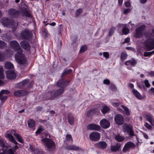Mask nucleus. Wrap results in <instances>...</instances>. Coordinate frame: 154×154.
<instances>
[{
  "label": "nucleus",
  "mask_w": 154,
  "mask_h": 154,
  "mask_svg": "<svg viewBox=\"0 0 154 154\" xmlns=\"http://www.w3.org/2000/svg\"><path fill=\"white\" fill-rule=\"evenodd\" d=\"M10 45L13 49L17 52L15 56L16 61L21 65L26 64V59L23 54V50L17 41L16 40L11 41L10 42Z\"/></svg>",
  "instance_id": "obj_1"
},
{
  "label": "nucleus",
  "mask_w": 154,
  "mask_h": 154,
  "mask_svg": "<svg viewBox=\"0 0 154 154\" xmlns=\"http://www.w3.org/2000/svg\"><path fill=\"white\" fill-rule=\"evenodd\" d=\"M69 82L66 81L63 79L59 81L57 83L58 86L61 88L55 91H50L47 93L45 98L46 100L54 99L58 96L62 94L64 92V89L63 88L65 87Z\"/></svg>",
  "instance_id": "obj_2"
},
{
  "label": "nucleus",
  "mask_w": 154,
  "mask_h": 154,
  "mask_svg": "<svg viewBox=\"0 0 154 154\" xmlns=\"http://www.w3.org/2000/svg\"><path fill=\"white\" fill-rule=\"evenodd\" d=\"M42 140L48 151L52 152L54 151L55 145L54 142L52 140L45 137L43 138Z\"/></svg>",
  "instance_id": "obj_3"
},
{
  "label": "nucleus",
  "mask_w": 154,
  "mask_h": 154,
  "mask_svg": "<svg viewBox=\"0 0 154 154\" xmlns=\"http://www.w3.org/2000/svg\"><path fill=\"white\" fill-rule=\"evenodd\" d=\"M144 46L147 50H151L154 48V39L150 41L149 40H146L144 42ZM154 54V50L150 52H145L144 56L147 57Z\"/></svg>",
  "instance_id": "obj_4"
},
{
  "label": "nucleus",
  "mask_w": 154,
  "mask_h": 154,
  "mask_svg": "<svg viewBox=\"0 0 154 154\" xmlns=\"http://www.w3.org/2000/svg\"><path fill=\"white\" fill-rule=\"evenodd\" d=\"M123 132L128 134L130 136H134V131L132 125L130 124H125L123 126Z\"/></svg>",
  "instance_id": "obj_5"
},
{
  "label": "nucleus",
  "mask_w": 154,
  "mask_h": 154,
  "mask_svg": "<svg viewBox=\"0 0 154 154\" xmlns=\"http://www.w3.org/2000/svg\"><path fill=\"white\" fill-rule=\"evenodd\" d=\"M2 23L3 25L7 27H11L13 31H14L18 25V23H15L14 24H12L11 22L7 18H4L2 20Z\"/></svg>",
  "instance_id": "obj_6"
},
{
  "label": "nucleus",
  "mask_w": 154,
  "mask_h": 154,
  "mask_svg": "<svg viewBox=\"0 0 154 154\" xmlns=\"http://www.w3.org/2000/svg\"><path fill=\"white\" fill-rule=\"evenodd\" d=\"M146 28L144 25H140L137 27L134 34V37L140 38L143 35V32Z\"/></svg>",
  "instance_id": "obj_7"
},
{
  "label": "nucleus",
  "mask_w": 154,
  "mask_h": 154,
  "mask_svg": "<svg viewBox=\"0 0 154 154\" xmlns=\"http://www.w3.org/2000/svg\"><path fill=\"white\" fill-rule=\"evenodd\" d=\"M89 137L91 140L94 141H97L100 139V135L99 132L93 131L90 133Z\"/></svg>",
  "instance_id": "obj_8"
},
{
  "label": "nucleus",
  "mask_w": 154,
  "mask_h": 154,
  "mask_svg": "<svg viewBox=\"0 0 154 154\" xmlns=\"http://www.w3.org/2000/svg\"><path fill=\"white\" fill-rule=\"evenodd\" d=\"M114 121L119 125H122L124 122V116L120 114H117L114 117Z\"/></svg>",
  "instance_id": "obj_9"
},
{
  "label": "nucleus",
  "mask_w": 154,
  "mask_h": 154,
  "mask_svg": "<svg viewBox=\"0 0 154 154\" xmlns=\"http://www.w3.org/2000/svg\"><path fill=\"white\" fill-rule=\"evenodd\" d=\"M32 35V33L29 30L26 29L21 32L20 36L23 39L28 40L31 37Z\"/></svg>",
  "instance_id": "obj_10"
},
{
  "label": "nucleus",
  "mask_w": 154,
  "mask_h": 154,
  "mask_svg": "<svg viewBox=\"0 0 154 154\" xmlns=\"http://www.w3.org/2000/svg\"><path fill=\"white\" fill-rule=\"evenodd\" d=\"M9 14L12 17L17 18L21 14V11H17L14 9H11L8 11Z\"/></svg>",
  "instance_id": "obj_11"
},
{
  "label": "nucleus",
  "mask_w": 154,
  "mask_h": 154,
  "mask_svg": "<svg viewBox=\"0 0 154 154\" xmlns=\"http://www.w3.org/2000/svg\"><path fill=\"white\" fill-rule=\"evenodd\" d=\"M20 45L22 48L26 51H29L30 49V46L28 42L25 40L21 41Z\"/></svg>",
  "instance_id": "obj_12"
},
{
  "label": "nucleus",
  "mask_w": 154,
  "mask_h": 154,
  "mask_svg": "<svg viewBox=\"0 0 154 154\" xmlns=\"http://www.w3.org/2000/svg\"><path fill=\"white\" fill-rule=\"evenodd\" d=\"M87 128L88 130L97 131H100L101 128L99 125L94 124H89Z\"/></svg>",
  "instance_id": "obj_13"
},
{
  "label": "nucleus",
  "mask_w": 154,
  "mask_h": 154,
  "mask_svg": "<svg viewBox=\"0 0 154 154\" xmlns=\"http://www.w3.org/2000/svg\"><path fill=\"white\" fill-rule=\"evenodd\" d=\"M7 77L11 79H15L17 76L16 73L13 71L9 70L6 72Z\"/></svg>",
  "instance_id": "obj_14"
},
{
  "label": "nucleus",
  "mask_w": 154,
  "mask_h": 154,
  "mask_svg": "<svg viewBox=\"0 0 154 154\" xmlns=\"http://www.w3.org/2000/svg\"><path fill=\"white\" fill-rule=\"evenodd\" d=\"M100 125L103 128L106 129L108 128L110 125L109 121L106 119L102 120L100 122Z\"/></svg>",
  "instance_id": "obj_15"
},
{
  "label": "nucleus",
  "mask_w": 154,
  "mask_h": 154,
  "mask_svg": "<svg viewBox=\"0 0 154 154\" xmlns=\"http://www.w3.org/2000/svg\"><path fill=\"white\" fill-rule=\"evenodd\" d=\"M28 92V91L25 90H18L14 91V94L16 97H20L26 95Z\"/></svg>",
  "instance_id": "obj_16"
},
{
  "label": "nucleus",
  "mask_w": 154,
  "mask_h": 154,
  "mask_svg": "<svg viewBox=\"0 0 154 154\" xmlns=\"http://www.w3.org/2000/svg\"><path fill=\"white\" fill-rule=\"evenodd\" d=\"M100 113L99 109L97 108H94L90 109L87 113V116L90 117L94 114H99Z\"/></svg>",
  "instance_id": "obj_17"
},
{
  "label": "nucleus",
  "mask_w": 154,
  "mask_h": 154,
  "mask_svg": "<svg viewBox=\"0 0 154 154\" xmlns=\"http://www.w3.org/2000/svg\"><path fill=\"white\" fill-rule=\"evenodd\" d=\"M107 146L106 142L103 141L99 142L95 144V146L96 147L103 149H105Z\"/></svg>",
  "instance_id": "obj_18"
},
{
  "label": "nucleus",
  "mask_w": 154,
  "mask_h": 154,
  "mask_svg": "<svg viewBox=\"0 0 154 154\" xmlns=\"http://www.w3.org/2000/svg\"><path fill=\"white\" fill-rule=\"evenodd\" d=\"M152 33H149L146 32L144 34V35L146 38L147 39L146 40H149L150 41L154 39H152V37L154 36V28H153L152 29Z\"/></svg>",
  "instance_id": "obj_19"
},
{
  "label": "nucleus",
  "mask_w": 154,
  "mask_h": 154,
  "mask_svg": "<svg viewBox=\"0 0 154 154\" xmlns=\"http://www.w3.org/2000/svg\"><path fill=\"white\" fill-rule=\"evenodd\" d=\"M134 145L131 142H128L126 143L123 149V151L125 152L129 151V149L132 147H134Z\"/></svg>",
  "instance_id": "obj_20"
},
{
  "label": "nucleus",
  "mask_w": 154,
  "mask_h": 154,
  "mask_svg": "<svg viewBox=\"0 0 154 154\" xmlns=\"http://www.w3.org/2000/svg\"><path fill=\"white\" fill-rule=\"evenodd\" d=\"M137 62L136 60L134 59H132L126 61L125 62V64L126 66L134 67L136 65Z\"/></svg>",
  "instance_id": "obj_21"
},
{
  "label": "nucleus",
  "mask_w": 154,
  "mask_h": 154,
  "mask_svg": "<svg viewBox=\"0 0 154 154\" xmlns=\"http://www.w3.org/2000/svg\"><path fill=\"white\" fill-rule=\"evenodd\" d=\"M29 80L26 79L17 83L16 87L18 88H21L26 86L29 82Z\"/></svg>",
  "instance_id": "obj_22"
},
{
  "label": "nucleus",
  "mask_w": 154,
  "mask_h": 154,
  "mask_svg": "<svg viewBox=\"0 0 154 154\" xmlns=\"http://www.w3.org/2000/svg\"><path fill=\"white\" fill-rule=\"evenodd\" d=\"M67 117L69 124L71 125H73L74 124V119L71 113H68Z\"/></svg>",
  "instance_id": "obj_23"
},
{
  "label": "nucleus",
  "mask_w": 154,
  "mask_h": 154,
  "mask_svg": "<svg viewBox=\"0 0 154 154\" xmlns=\"http://www.w3.org/2000/svg\"><path fill=\"white\" fill-rule=\"evenodd\" d=\"M5 141L3 139H0V146L1 147L0 152H3L4 150L8 149L7 146H5Z\"/></svg>",
  "instance_id": "obj_24"
},
{
  "label": "nucleus",
  "mask_w": 154,
  "mask_h": 154,
  "mask_svg": "<svg viewBox=\"0 0 154 154\" xmlns=\"http://www.w3.org/2000/svg\"><path fill=\"white\" fill-rule=\"evenodd\" d=\"M5 137L9 139L11 142L14 144L17 145L18 144L17 142L15 140L14 137L11 134H7L5 135Z\"/></svg>",
  "instance_id": "obj_25"
},
{
  "label": "nucleus",
  "mask_w": 154,
  "mask_h": 154,
  "mask_svg": "<svg viewBox=\"0 0 154 154\" xmlns=\"http://www.w3.org/2000/svg\"><path fill=\"white\" fill-rule=\"evenodd\" d=\"M102 107V108L101 109V110L103 114L107 113L110 110V108L105 105H103Z\"/></svg>",
  "instance_id": "obj_26"
},
{
  "label": "nucleus",
  "mask_w": 154,
  "mask_h": 154,
  "mask_svg": "<svg viewBox=\"0 0 154 154\" xmlns=\"http://www.w3.org/2000/svg\"><path fill=\"white\" fill-rule=\"evenodd\" d=\"M15 152L11 149H7L4 150L3 152H0V154H15Z\"/></svg>",
  "instance_id": "obj_27"
},
{
  "label": "nucleus",
  "mask_w": 154,
  "mask_h": 154,
  "mask_svg": "<svg viewBox=\"0 0 154 154\" xmlns=\"http://www.w3.org/2000/svg\"><path fill=\"white\" fill-rule=\"evenodd\" d=\"M120 147V144L117 143L116 145L112 146H111V150L112 151L116 152L118 151Z\"/></svg>",
  "instance_id": "obj_28"
},
{
  "label": "nucleus",
  "mask_w": 154,
  "mask_h": 154,
  "mask_svg": "<svg viewBox=\"0 0 154 154\" xmlns=\"http://www.w3.org/2000/svg\"><path fill=\"white\" fill-rule=\"evenodd\" d=\"M132 92L134 95L137 98L139 99H142V97L137 90L135 89H133L132 90Z\"/></svg>",
  "instance_id": "obj_29"
},
{
  "label": "nucleus",
  "mask_w": 154,
  "mask_h": 154,
  "mask_svg": "<svg viewBox=\"0 0 154 154\" xmlns=\"http://www.w3.org/2000/svg\"><path fill=\"white\" fill-rule=\"evenodd\" d=\"M16 137L18 141L20 143H23V141L21 137L18 134L15 133L13 134Z\"/></svg>",
  "instance_id": "obj_30"
},
{
  "label": "nucleus",
  "mask_w": 154,
  "mask_h": 154,
  "mask_svg": "<svg viewBox=\"0 0 154 154\" xmlns=\"http://www.w3.org/2000/svg\"><path fill=\"white\" fill-rule=\"evenodd\" d=\"M116 140L118 142H122L124 140V137L120 135H117L115 136Z\"/></svg>",
  "instance_id": "obj_31"
},
{
  "label": "nucleus",
  "mask_w": 154,
  "mask_h": 154,
  "mask_svg": "<svg viewBox=\"0 0 154 154\" xmlns=\"http://www.w3.org/2000/svg\"><path fill=\"white\" fill-rule=\"evenodd\" d=\"M5 67L6 69H10L13 68L14 65L11 62H7L5 63Z\"/></svg>",
  "instance_id": "obj_32"
},
{
  "label": "nucleus",
  "mask_w": 154,
  "mask_h": 154,
  "mask_svg": "<svg viewBox=\"0 0 154 154\" xmlns=\"http://www.w3.org/2000/svg\"><path fill=\"white\" fill-rule=\"evenodd\" d=\"M121 107L124 109L125 111V114L126 115L128 116H129L130 115V111L128 108L127 107L123 105H121Z\"/></svg>",
  "instance_id": "obj_33"
},
{
  "label": "nucleus",
  "mask_w": 154,
  "mask_h": 154,
  "mask_svg": "<svg viewBox=\"0 0 154 154\" xmlns=\"http://www.w3.org/2000/svg\"><path fill=\"white\" fill-rule=\"evenodd\" d=\"M35 124V121L33 119H30L28 121V125L29 127H33Z\"/></svg>",
  "instance_id": "obj_34"
},
{
  "label": "nucleus",
  "mask_w": 154,
  "mask_h": 154,
  "mask_svg": "<svg viewBox=\"0 0 154 154\" xmlns=\"http://www.w3.org/2000/svg\"><path fill=\"white\" fill-rule=\"evenodd\" d=\"M7 46L6 43L4 41L0 40V49H3Z\"/></svg>",
  "instance_id": "obj_35"
},
{
  "label": "nucleus",
  "mask_w": 154,
  "mask_h": 154,
  "mask_svg": "<svg viewBox=\"0 0 154 154\" xmlns=\"http://www.w3.org/2000/svg\"><path fill=\"white\" fill-rule=\"evenodd\" d=\"M87 50V46L86 45H83L79 51L80 53H83Z\"/></svg>",
  "instance_id": "obj_36"
},
{
  "label": "nucleus",
  "mask_w": 154,
  "mask_h": 154,
  "mask_svg": "<svg viewBox=\"0 0 154 154\" xmlns=\"http://www.w3.org/2000/svg\"><path fill=\"white\" fill-rule=\"evenodd\" d=\"M7 96L5 95H4L0 93V99L2 102H4L7 99Z\"/></svg>",
  "instance_id": "obj_37"
},
{
  "label": "nucleus",
  "mask_w": 154,
  "mask_h": 154,
  "mask_svg": "<svg viewBox=\"0 0 154 154\" xmlns=\"http://www.w3.org/2000/svg\"><path fill=\"white\" fill-rule=\"evenodd\" d=\"M145 117L151 125H153L152 124V120L151 116L149 115L146 114L145 115Z\"/></svg>",
  "instance_id": "obj_38"
},
{
  "label": "nucleus",
  "mask_w": 154,
  "mask_h": 154,
  "mask_svg": "<svg viewBox=\"0 0 154 154\" xmlns=\"http://www.w3.org/2000/svg\"><path fill=\"white\" fill-rule=\"evenodd\" d=\"M127 57V54L125 52H122L121 55V58L122 60H124L126 59Z\"/></svg>",
  "instance_id": "obj_39"
},
{
  "label": "nucleus",
  "mask_w": 154,
  "mask_h": 154,
  "mask_svg": "<svg viewBox=\"0 0 154 154\" xmlns=\"http://www.w3.org/2000/svg\"><path fill=\"white\" fill-rule=\"evenodd\" d=\"M116 30V27H111L109 31L108 34L109 35H112L114 32V31Z\"/></svg>",
  "instance_id": "obj_40"
},
{
  "label": "nucleus",
  "mask_w": 154,
  "mask_h": 154,
  "mask_svg": "<svg viewBox=\"0 0 154 154\" xmlns=\"http://www.w3.org/2000/svg\"><path fill=\"white\" fill-rule=\"evenodd\" d=\"M72 150L75 151H83L82 149L79 147L78 146H76L75 145H72Z\"/></svg>",
  "instance_id": "obj_41"
},
{
  "label": "nucleus",
  "mask_w": 154,
  "mask_h": 154,
  "mask_svg": "<svg viewBox=\"0 0 154 154\" xmlns=\"http://www.w3.org/2000/svg\"><path fill=\"white\" fill-rule=\"evenodd\" d=\"M66 140L67 141L72 143V139L71 136L69 134H67L66 136Z\"/></svg>",
  "instance_id": "obj_42"
},
{
  "label": "nucleus",
  "mask_w": 154,
  "mask_h": 154,
  "mask_svg": "<svg viewBox=\"0 0 154 154\" xmlns=\"http://www.w3.org/2000/svg\"><path fill=\"white\" fill-rule=\"evenodd\" d=\"M122 32L124 34L127 35L129 32V29L127 28L124 27L122 29Z\"/></svg>",
  "instance_id": "obj_43"
},
{
  "label": "nucleus",
  "mask_w": 154,
  "mask_h": 154,
  "mask_svg": "<svg viewBox=\"0 0 154 154\" xmlns=\"http://www.w3.org/2000/svg\"><path fill=\"white\" fill-rule=\"evenodd\" d=\"M0 58L2 60H0V61H4L6 59L5 54L4 53H0Z\"/></svg>",
  "instance_id": "obj_44"
},
{
  "label": "nucleus",
  "mask_w": 154,
  "mask_h": 154,
  "mask_svg": "<svg viewBox=\"0 0 154 154\" xmlns=\"http://www.w3.org/2000/svg\"><path fill=\"white\" fill-rule=\"evenodd\" d=\"M4 77L3 73V69L2 67H0V79H3Z\"/></svg>",
  "instance_id": "obj_45"
},
{
  "label": "nucleus",
  "mask_w": 154,
  "mask_h": 154,
  "mask_svg": "<svg viewBox=\"0 0 154 154\" xmlns=\"http://www.w3.org/2000/svg\"><path fill=\"white\" fill-rule=\"evenodd\" d=\"M72 70L71 69H69L65 70L63 73L62 75V76L63 77V76L67 74L70 73L72 72Z\"/></svg>",
  "instance_id": "obj_46"
},
{
  "label": "nucleus",
  "mask_w": 154,
  "mask_h": 154,
  "mask_svg": "<svg viewBox=\"0 0 154 154\" xmlns=\"http://www.w3.org/2000/svg\"><path fill=\"white\" fill-rule=\"evenodd\" d=\"M35 154H42L43 151L38 149H35L33 151Z\"/></svg>",
  "instance_id": "obj_47"
},
{
  "label": "nucleus",
  "mask_w": 154,
  "mask_h": 154,
  "mask_svg": "<svg viewBox=\"0 0 154 154\" xmlns=\"http://www.w3.org/2000/svg\"><path fill=\"white\" fill-rule=\"evenodd\" d=\"M144 126L148 130H150L152 129V126L147 122H146L145 123Z\"/></svg>",
  "instance_id": "obj_48"
},
{
  "label": "nucleus",
  "mask_w": 154,
  "mask_h": 154,
  "mask_svg": "<svg viewBox=\"0 0 154 154\" xmlns=\"http://www.w3.org/2000/svg\"><path fill=\"white\" fill-rule=\"evenodd\" d=\"M1 94H2L5 95L10 93V92L7 90H2L0 92Z\"/></svg>",
  "instance_id": "obj_49"
},
{
  "label": "nucleus",
  "mask_w": 154,
  "mask_h": 154,
  "mask_svg": "<svg viewBox=\"0 0 154 154\" xmlns=\"http://www.w3.org/2000/svg\"><path fill=\"white\" fill-rule=\"evenodd\" d=\"M82 12V9L79 8L76 11L75 15L76 16H77L79 15L80 14H81Z\"/></svg>",
  "instance_id": "obj_50"
},
{
  "label": "nucleus",
  "mask_w": 154,
  "mask_h": 154,
  "mask_svg": "<svg viewBox=\"0 0 154 154\" xmlns=\"http://www.w3.org/2000/svg\"><path fill=\"white\" fill-rule=\"evenodd\" d=\"M144 83L145 84V85L147 88H149L150 86V84L149 82V81L148 80L146 79L144 81Z\"/></svg>",
  "instance_id": "obj_51"
},
{
  "label": "nucleus",
  "mask_w": 154,
  "mask_h": 154,
  "mask_svg": "<svg viewBox=\"0 0 154 154\" xmlns=\"http://www.w3.org/2000/svg\"><path fill=\"white\" fill-rule=\"evenodd\" d=\"M43 130V129L41 127H39L35 132L36 134H40V132L42 131Z\"/></svg>",
  "instance_id": "obj_52"
},
{
  "label": "nucleus",
  "mask_w": 154,
  "mask_h": 154,
  "mask_svg": "<svg viewBox=\"0 0 154 154\" xmlns=\"http://www.w3.org/2000/svg\"><path fill=\"white\" fill-rule=\"evenodd\" d=\"M146 73L148 75H149L151 77L154 76V71H151Z\"/></svg>",
  "instance_id": "obj_53"
},
{
  "label": "nucleus",
  "mask_w": 154,
  "mask_h": 154,
  "mask_svg": "<svg viewBox=\"0 0 154 154\" xmlns=\"http://www.w3.org/2000/svg\"><path fill=\"white\" fill-rule=\"evenodd\" d=\"M143 82H138L137 85L138 87L140 88H142L143 87H144V86L143 85Z\"/></svg>",
  "instance_id": "obj_54"
},
{
  "label": "nucleus",
  "mask_w": 154,
  "mask_h": 154,
  "mask_svg": "<svg viewBox=\"0 0 154 154\" xmlns=\"http://www.w3.org/2000/svg\"><path fill=\"white\" fill-rule=\"evenodd\" d=\"M104 57H105L106 59H108L109 58V54L107 52H103V53Z\"/></svg>",
  "instance_id": "obj_55"
},
{
  "label": "nucleus",
  "mask_w": 154,
  "mask_h": 154,
  "mask_svg": "<svg viewBox=\"0 0 154 154\" xmlns=\"http://www.w3.org/2000/svg\"><path fill=\"white\" fill-rule=\"evenodd\" d=\"M23 15H25L28 17H30L31 16L30 14L27 11H25Z\"/></svg>",
  "instance_id": "obj_56"
},
{
  "label": "nucleus",
  "mask_w": 154,
  "mask_h": 154,
  "mask_svg": "<svg viewBox=\"0 0 154 154\" xmlns=\"http://www.w3.org/2000/svg\"><path fill=\"white\" fill-rule=\"evenodd\" d=\"M131 11V10L129 8H127L125 9L124 10V13L125 14H126L130 12Z\"/></svg>",
  "instance_id": "obj_57"
},
{
  "label": "nucleus",
  "mask_w": 154,
  "mask_h": 154,
  "mask_svg": "<svg viewBox=\"0 0 154 154\" xmlns=\"http://www.w3.org/2000/svg\"><path fill=\"white\" fill-rule=\"evenodd\" d=\"M103 82L104 84L107 85L109 84L110 83L109 80L107 79L104 80Z\"/></svg>",
  "instance_id": "obj_58"
},
{
  "label": "nucleus",
  "mask_w": 154,
  "mask_h": 154,
  "mask_svg": "<svg viewBox=\"0 0 154 154\" xmlns=\"http://www.w3.org/2000/svg\"><path fill=\"white\" fill-rule=\"evenodd\" d=\"M130 41V38L129 37H127L125 39L124 42H123V44L126 43H128Z\"/></svg>",
  "instance_id": "obj_59"
},
{
  "label": "nucleus",
  "mask_w": 154,
  "mask_h": 154,
  "mask_svg": "<svg viewBox=\"0 0 154 154\" xmlns=\"http://www.w3.org/2000/svg\"><path fill=\"white\" fill-rule=\"evenodd\" d=\"M72 145H69L65 147L66 149H68L69 150H72Z\"/></svg>",
  "instance_id": "obj_60"
},
{
  "label": "nucleus",
  "mask_w": 154,
  "mask_h": 154,
  "mask_svg": "<svg viewBox=\"0 0 154 154\" xmlns=\"http://www.w3.org/2000/svg\"><path fill=\"white\" fill-rule=\"evenodd\" d=\"M131 4L130 2L128 1H127L125 3V5L127 7H129L130 6Z\"/></svg>",
  "instance_id": "obj_61"
},
{
  "label": "nucleus",
  "mask_w": 154,
  "mask_h": 154,
  "mask_svg": "<svg viewBox=\"0 0 154 154\" xmlns=\"http://www.w3.org/2000/svg\"><path fill=\"white\" fill-rule=\"evenodd\" d=\"M149 91L151 93L154 95V88H151L149 89Z\"/></svg>",
  "instance_id": "obj_62"
},
{
  "label": "nucleus",
  "mask_w": 154,
  "mask_h": 154,
  "mask_svg": "<svg viewBox=\"0 0 154 154\" xmlns=\"http://www.w3.org/2000/svg\"><path fill=\"white\" fill-rule=\"evenodd\" d=\"M142 134L143 136V137L145 139H147L148 138V136L146 134L144 133H142Z\"/></svg>",
  "instance_id": "obj_63"
},
{
  "label": "nucleus",
  "mask_w": 154,
  "mask_h": 154,
  "mask_svg": "<svg viewBox=\"0 0 154 154\" xmlns=\"http://www.w3.org/2000/svg\"><path fill=\"white\" fill-rule=\"evenodd\" d=\"M18 146L17 145H15L13 149V150L14 151V152H15V151L16 150L18 149Z\"/></svg>",
  "instance_id": "obj_64"
}]
</instances>
